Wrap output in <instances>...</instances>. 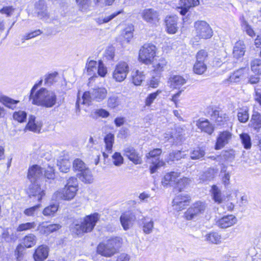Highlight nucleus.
<instances>
[{"instance_id":"12","label":"nucleus","mask_w":261,"mask_h":261,"mask_svg":"<svg viewBox=\"0 0 261 261\" xmlns=\"http://www.w3.org/2000/svg\"><path fill=\"white\" fill-rule=\"evenodd\" d=\"M248 71L247 68H241L231 73L228 78L223 81V83L226 86L238 83L244 78Z\"/></svg>"},{"instance_id":"24","label":"nucleus","mask_w":261,"mask_h":261,"mask_svg":"<svg viewBox=\"0 0 261 261\" xmlns=\"http://www.w3.org/2000/svg\"><path fill=\"white\" fill-rule=\"evenodd\" d=\"M177 17L170 16L166 17L165 20L167 32L169 34H175L178 29Z\"/></svg>"},{"instance_id":"57","label":"nucleus","mask_w":261,"mask_h":261,"mask_svg":"<svg viewBox=\"0 0 261 261\" xmlns=\"http://www.w3.org/2000/svg\"><path fill=\"white\" fill-rule=\"evenodd\" d=\"M167 62L164 59H161L157 63L153 65L154 70L157 72H160L163 71L165 67L166 66Z\"/></svg>"},{"instance_id":"50","label":"nucleus","mask_w":261,"mask_h":261,"mask_svg":"<svg viewBox=\"0 0 261 261\" xmlns=\"http://www.w3.org/2000/svg\"><path fill=\"white\" fill-rule=\"evenodd\" d=\"M0 101L6 107L11 109H14L16 107V101L7 96H2L0 99Z\"/></svg>"},{"instance_id":"30","label":"nucleus","mask_w":261,"mask_h":261,"mask_svg":"<svg viewBox=\"0 0 261 261\" xmlns=\"http://www.w3.org/2000/svg\"><path fill=\"white\" fill-rule=\"evenodd\" d=\"M251 126L257 132L261 129V115L256 111H253L250 120Z\"/></svg>"},{"instance_id":"52","label":"nucleus","mask_w":261,"mask_h":261,"mask_svg":"<svg viewBox=\"0 0 261 261\" xmlns=\"http://www.w3.org/2000/svg\"><path fill=\"white\" fill-rule=\"evenodd\" d=\"M191 181V179L187 177L180 178L177 180L176 184V188L178 189L179 191H181L190 184Z\"/></svg>"},{"instance_id":"51","label":"nucleus","mask_w":261,"mask_h":261,"mask_svg":"<svg viewBox=\"0 0 261 261\" xmlns=\"http://www.w3.org/2000/svg\"><path fill=\"white\" fill-rule=\"evenodd\" d=\"M58 75V73L56 72L46 75L44 79V84L46 86H50L53 83L57 82Z\"/></svg>"},{"instance_id":"60","label":"nucleus","mask_w":261,"mask_h":261,"mask_svg":"<svg viewBox=\"0 0 261 261\" xmlns=\"http://www.w3.org/2000/svg\"><path fill=\"white\" fill-rule=\"evenodd\" d=\"M176 132H178V134H174L170 135V137L168 136V134H165V138H167L168 140L170 138H173L174 140L176 141H181V136H182V129L180 127H177L176 129Z\"/></svg>"},{"instance_id":"59","label":"nucleus","mask_w":261,"mask_h":261,"mask_svg":"<svg viewBox=\"0 0 261 261\" xmlns=\"http://www.w3.org/2000/svg\"><path fill=\"white\" fill-rule=\"evenodd\" d=\"M40 204H37L31 207L25 209L24 211V214L27 216H34L37 214Z\"/></svg>"},{"instance_id":"34","label":"nucleus","mask_w":261,"mask_h":261,"mask_svg":"<svg viewBox=\"0 0 261 261\" xmlns=\"http://www.w3.org/2000/svg\"><path fill=\"white\" fill-rule=\"evenodd\" d=\"M122 12V10H120L115 12H114L111 15H102L98 18H96L95 19V21L96 23L98 24H101L103 23H106L110 21H111L112 19L114 18L115 17H116L117 15H118L119 14L121 13Z\"/></svg>"},{"instance_id":"11","label":"nucleus","mask_w":261,"mask_h":261,"mask_svg":"<svg viewBox=\"0 0 261 261\" xmlns=\"http://www.w3.org/2000/svg\"><path fill=\"white\" fill-rule=\"evenodd\" d=\"M161 153V149L156 148L150 151L146 155L147 158L151 162V165L149 167L151 174L155 172L159 168L164 165V162L162 160H160L159 158Z\"/></svg>"},{"instance_id":"42","label":"nucleus","mask_w":261,"mask_h":261,"mask_svg":"<svg viewBox=\"0 0 261 261\" xmlns=\"http://www.w3.org/2000/svg\"><path fill=\"white\" fill-rule=\"evenodd\" d=\"M81 178L82 181L85 183H91L93 180V175L90 170L87 168L81 172Z\"/></svg>"},{"instance_id":"33","label":"nucleus","mask_w":261,"mask_h":261,"mask_svg":"<svg viewBox=\"0 0 261 261\" xmlns=\"http://www.w3.org/2000/svg\"><path fill=\"white\" fill-rule=\"evenodd\" d=\"M212 196L214 201L218 204L221 203L223 200L221 190L216 185L212 187L211 190Z\"/></svg>"},{"instance_id":"2","label":"nucleus","mask_w":261,"mask_h":261,"mask_svg":"<svg viewBox=\"0 0 261 261\" xmlns=\"http://www.w3.org/2000/svg\"><path fill=\"white\" fill-rule=\"evenodd\" d=\"M100 218L99 215L95 213L86 216L83 219L74 221L71 225V231L76 235H82L92 231Z\"/></svg>"},{"instance_id":"13","label":"nucleus","mask_w":261,"mask_h":261,"mask_svg":"<svg viewBox=\"0 0 261 261\" xmlns=\"http://www.w3.org/2000/svg\"><path fill=\"white\" fill-rule=\"evenodd\" d=\"M36 237L33 234L26 236L22 240L21 244L17 245V259L25 253L26 248H31L36 243Z\"/></svg>"},{"instance_id":"19","label":"nucleus","mask_w":261,"mask_h":261,"mask_svg":"<svg viewBox=\"0 0 261 261\" xmlns=\"http://www.w3.org/2000/svg\"><path fill=\"white\" fill-rule=\"evenodd\" d=\"M190 197L187 194H180L177 195L173 200L172 203L175 209L181 211L190 202Z\"/></svg>"},{"instance_id":"22","label":"nucleus","mask_w":261,"mask_h":261,"mask_svg":"<svg viewBox=\"0 0 261 261\" xmlns=\"http://www.w3.org/2000/svg\"><path fill=\"white\" fill-rule=\"evenodd\" d=\"M135 219V216L130 212H126L122 214L120 218L121 224L123 229L125 230L132 226Z\"/></svg>"},{"instance_id":"16","label":"nucleus","mask_w":261,"mask_h":261,"mask_svg":"<svg viewBox=\"0 0 261 261\" xmlns=\"http://www.w3.org/2000/svg\"><path fill=\"white\" fill-rule=\"evenodd\" d=\"M232 134L228 130L220 132L217 138L215 148L219 150L228 144L231 140Z\"/></svg>"},{"instance_id":"40","label":"nucleus","mask_w":261,"mask_h":261,"mask_svg":"<svg viewBox=\"0 0 261 261\" xmlns=\"http://www.w3.org/2000/svg\"><path fill=\"white\" fill-rule=\"evenodd\" d=\"M106 149L108 153H111L114 142V135L112 133L107 134L104 138Z\"/></svg>"},{"instance_id":"3","label":"nucleus","mask_w":261,"mask_h":261,"mask_svg":"<svg viewBox=\"0 0 261 261\" xmlns=\"http://www.w3.org/2000/svg\"><path fill=\"white\" fill-rule=\"evenodd\" d=\"M78 181L76 178L70 177L67 180L64 188L55 192L53 198L55 200L70 201L75 196L78 191Z\"/></svg>"},{"instance_id":"62","label":"nucleus","mask_w":261,"mask_h":261,"mask_svg":"<svg viewBox=\"0 0 261 261\" xmlns=\"http://www.w3.org/2000/svg\"><path fill=\"white\" fill-rule=\"evenodd\" d=\"M97 73L101 77H105L107 73V67L105 66L101 61L98 62V68H97Z\"/></svg>"},{"instance_id":"8","label":"nucleus","mask_w":261,"mask_h":261,"mask_svg":"<svg viewBox=\"0 0 261 261\" xmlns=\"http://www.w3.org/2000/svg\"><path fill=\"white\" fill-rule=\"evenodd\" d=\"M129 71L128 63L124 61H120L115 66L112 77L117 82H122L126 78Z\"/></svg>"},{"instance_id":"26","label":"nucleus","mask_w":261,"mask_h":261,"mask_svg":"<svg viewBox=\"0 0 261 261\" xmlns=\"http://www.w3.org/2000/svg\"><path fill=\"white\" fill-rule=\"evenodd\" d=\"M246 46L244 41L239 40L235 43L233 46V56L234 58L239 59L244 56Z\"/></svg>"},{"instance_id":"17","label":"nucleus","mask_w":261,"mask_h":261,"mask_svg":"<svg viewBox=\"0 0 261 261\" xmlns=\"http://www.w3.org/2000/svg\"><path fill=\"white\" fill-rule=\"evenodd\" d=\"M28 193L30 197H37L38 201H40L45 195L44 190L41 188L39 182H31Z\"/></svg>"},{"instance_id":"56","label":"nucleus","mask_w":261,"mask_h":261,"mask_svg":"<svg viewBox=\"0 0 261 261\" xmlns=\"http://www.w3.org/2000/svg\"><path fill=\"white\" fill-rule=\"evenodd\" d=\"M58 210V205L55 204H51L44 209L43 214L45 216H51L54 215Z\"/></svg>"},{"instance_id":"7","label":"nucleus","mask_w":261,"mask_h":261,"mask_svg":"<svg viewBox=\"0 0 261 261\" xmlns=\"http://www.w3.org/2000/svg\"><path fill=\"white\" fill-rule=\"evenodd\" d=\"M196 37L200 39L211 38L213 32L210 25L205 21L198 20L194 23Z\"/></svg>"},{"instance_id":"58","label":"nucleus","mask_w":261,"mask_h":261,"mask_svg":"<svg viewBox=\"0 0 261 261\" xmlns=\"http://www.w3.org/2000/svg\"><path fill=\"white\" fill-rule=\"evenodd\" d=\"M36 224L34 222L22 223L17 227V231H21L29 230L34 228Z\"/></svg>"},{"instance_id":"31","label":"nucleus","mask_w":261,"mask_h":261,"mask_svg":"<svg viewBox=\"0 0 261 261\" xmlns=\"http://www.w3.org/2000/svg\"><path fill=\"white\" fill-rule=\"evenodd\" d=\"M169 80L171 86L174 89H179L187 82L185 79L178 75L171 76Z\"/></svg>"},{"instance_id":"14","label":"nucleus","mask_w":261,"mask_h":261,"mask_svg":"<svg viewBox=\"0 0 261 261\" xmlns=\"http://www.w3.org/2000/svg\"><path fill=\"white\" fill-rule=\"evenodd\" d=\"M35 6L37 16L40 19L47 22H50L53 20L50 14L47 11L46 5L44 1H39L36 3Z\"/></svg>"},{"instance_id":"32","label":"nucleus","mask_w":261,"mask_h":261,"mask_svg":"<svg viewBox=\"0 0 261 261\" xmlns=\"http://www.w3.org/2000/svg\"><path fill=\"white\" fill-rule=\"evenodd\" d=\"M226 53L224 50L217 51L213 59V65L216 66H220L226 61Z\"/></svg>"},{"instance_id":"15","label":"nucleus","mask_w":261,"mask_h":261,"mask_svg":"<svg viewBox=\"0 0 261 261\" xmlns=\"http://www.w3.org/2000/svg\"><path fill=\"white\" fill-rule=\"evenodd\" d=\"M43 169L37 165H33L28 171V177L31 182H39L44 179Z\"/></svg>"},{"instance_id":"27","label":"nucleus","mask_w":261,"mask_h":261,"mask_svg":"<svg viewBox=\"0 0 261 261\" xmlns=\"http://www.w3.org/2000/svg\"><path fill=\"white\" fill-rule=\"evenodd\" d=\"M211 117L218 125H223L228 120V117L226 114L218 110L214 111Z\"/></svg>"},{"instance_id":"63","label":"nucleus","mask_w":261,"mask_h":261,"mask_svg":"<svg viewBox=\"0 0 261 261\" xmlns=\"http://www.w3.org/2000/svg\"><path fill=\"white\" fill-rule=\"evenodd\" d=\"M76 4L81 11H85L90 4V0H76Z\"/></svg>"},{"instance_id":"6","label":"nucleus","mask_w":261,"mask_h":261,"mask_svg":"<svg viewBox=\"0 0 261 261\" xmlns=\"http://www.w3.org/2000/svg\"><path fill=\"white\" fill-rule=\"evenodd\" d=\"M155 45L150 43L145 44L140 49L139 60L145 64H150L155 56Z\"/></svg>"},{"instance_id":"53","label":"nucleus","mask_w":261,"mask_h":261,"mask_svg":"<svg viewBox=\"0 0 261 261\" xmlns=\"http://www.w3.org/2000/svg\"><path fill=\"white\" fill-rule=\"evenodd\" d=\"M87 167L85 164L80 159H76L73 162V168L76 170L82 172Z\"/></svg>"},{"instance_id":"1","label":"nucleus","mask_w":261,"mask_h":261,"mask_svg":"<svg viewBox=\"0 0 261 261\" xmlns=\"http://www.w3.org/2000/svg\"><path fill=\"white\" fill-rule=\"evenodd\" d=\"M43 80L35 84L31 89L30 99L33 105L45 108H51L56 103L57 96L54 91L42 88L37 92L36 90L41 85Z\"/></svg>"},{"instance_id":"4","label":"nucleus","mask_w":261,"mask_h":261,"mask_svg":"<svg viewBox=\"0 0 261 261\" xmlns=\"http://www.w3.org/2000/svg\"><path fill=\"white\" fill-rule=\"evenodd\" d=\"M107 90L103 87H97L91 89L89 91L84 93L82 99L77 95V99L76 102V111H80V105L88 104L91 100H95L100 102L103 100L107 96Z\"/></svg>"},{"instance_id":"18","label":"nucleus","mask_w":261,"mask_h":261,"mask_svg":"<svg viewBox=\"0 0 261 261\" xmlns=\"http://www.w3.org/2000/svg\"><path fill=\"white\" fill-rule=\"evenodd\" d=\"M124 155L135 164H140L142 162L141 156L132 146H126L124 149Z\"/></svg>"},{"instance_id":"28","label":"nucleus","mask_w":261,"mask_h":261,"mask_svg":"<svg viewBox=\"0 0 261 261\" xmlns=\"http://www.w3.org/2000/svg\"><path fill=\"white\" fill-rule=\"evenodd\" d=\"M196 125L202 132L206 133L209 135L212 134L214 131L213 126L207 119H200L197 122Z\"/></svg>"},{"instance_id":"36","label":"nucleus","mask_w":261,"mask_h":261,"mask_svg":"<svg viewBox=\"0 0 261 261\" xmlns=\"http://www.w3.org/2000/svg\"><path fill=\"white\" fill-rule=\"evenodd\" d=\"M205 150L203 147H196L190 152V158L192 160H200L205 155Z\"/></svg>"},{"instance_id":"37","label":"nucleus","mask_w":261,"mask_h":261,"mask_svg":"<svg viewBox=\"0 0 261 261\" xmlns=\"http://www.w3.org/2000/svg\"><path fill=\"white\" fill-rule=\"evenodd\" d=\"M61 227V226L59 224H53L47 225H42L40 226L39 229L42 233L48 234L50 233L59 230Z\"/></svg>"},{"instance_id":"39","label":"nucleus","mask_w":261,"mask_h":261,"mask_svg":"<svg viewBox=\"0 0 261 261\" xmlns=\"http://www.w3.org/2000/svg\"><path fill=\"white\" fill-rule=\"evenodd\" d=\"M186 154L184 151L180 150L173 151L170 153L168 157V162L177 161L181 158H185Z\"/></svg>"},{"instance_id":"21","label":"nucleus","mask_w":261,"mask_h":261,"mask_svg":"<svg viewBox=\"0 0 261 261\" xmlns=\"http://www.w3.org/2000/svg\"><path fill=\"white\" fill-rule=\"evenodd\" d=\"M49 248L44 245H40L35 250L33 254L35 261H43L48 255Z\"/></svg>"},{"instance_id":"44","label":"nucleus","mask_w":261,"mask_h":261,"mask_svg":"<svg viewBox=\"0 0 261 261\" xmlns=\"http://www.w3.org/2000/svg\"><path fill=\"white\" fill-rule=\"evenodd\" d=\"M58 165L61 172L67 173L69 171L71 162L69 160L62 159L59 162Z\"/></svg>"},{"instance_id":"25","label":"nucleus","mask_w":261,"mask_h":261,"mask_svg":"<svg viewBox=\"0 0 261 261\" xmlns=\"http://www.w3.org/2000/svg\"><path fill=\"white\" fill-rule=\"evenodd\" d=\"M139 224L142 226L144 233L150 234L152 232L154 227V222L152 219L143 217L139 220Z\"/></svg>"},{"instance_id":"9","label":"nucleus","mask_w":261,"mask_h":261,"mask_svg":"<svg viewBox=\"0 0 261 261\" xmlns=\"http://www.w3.org/2000/svg\"><path fill=\"white\" fill-rule=\"evenodd\" d=\"M206 207L207 205L205 202L197 201L185 212V218L188 220L194 219L200 214H203Z\"/></svg>"},{"instance_id":"43","label":"nucleus","mask_w":261,"mask_h":261,"mask_svg":"<svg viewBox=\"0 0 261 261\" xmlns=\"http://www.w3.org/2000/svg\"><path fill=\"white\" fill-rule=\"evenodd\" d=\"M206 68L207 67L204 62L196 61L193 67V71L197 74H202L206 71Z\"/></svg>"},{"instance_id":"61","label":"nucleus","mask_w":261,"mask_h":261,"mask_svg":"<svg viewBox=\"0 0 261 261\" xmlns=\"http://www.w3.org/2000/svg\"><path fill=\"white\" fill-rule=\"evenodd\" d=\"M2 237L7 242H11L15 241V238L13 234L11 233V229H7L4 230L2 234Z\"/></svg>"},{"instance_id":"41","label":"nucleus","mask_w":261,"mask_h":261,"mask_svg":"<svg viewBox=\"0 0 261 261\" xmlns=\"http://www.w3.org/2000/svg\"><path fill=\"white\" fill-rule=\"evenodd\" d=\"M238 118L239 121L242 123H245L249 119L248 109L242 108L238 110Z\"/></svg>"},{"instance_id":"64","label":"nucleus","mask_w":261,"mask_h":261,"mask_svg":"<svg viewBox=\"0 0 261 261\" xmlns=\"http://www.w3.org/2000/svg\"><path fill=\"white\" fill-rule=\"evenodd\" d=\"M208 57L207 53L204 49L199 50L196 55V61L204 62Z\"/></svg>"},{"instance_id":"46","label":"nucleus","mask_w":261,"mask_h":261,"mask_svg":"<svg viewBox=\"0 0 261 261\" xmlns=\"http://www.w3.org/2000/svg\"><path fill=\"white\" fill-rule=\"evenodd\" d=\"M121 103V101L119 97L115 95H112L109 97L107 100V105L109 108L114 109L119 106Z\"/></svg>"},{"instance_id":"23","label":"nucleus","mask_w":261,"mask_h":261,"mask_svg":"<svg viewBox=\"0 0 261 261\" xmlns=\"http://www.w3.org/2000/svg\"><path fill=\"white\" fill-rule=\"evenodd\" d=\"M180 6L177 8V10L182 15H185L191 7L199 4L198 0H180Z\"/></svg>"},{"instance_id":"54","label":"nucleus","mask_w":261,"mask_h":261,"mask_svg":"<svg viewBox=\"0 0 261 261\" xmlns=\"http://www.w3.org/2000/svg\"><path fill=\"white\" fill-rule=\"evenodd\" d=\"M162 93V90H158L156 92L149 94L145 99V105L150 106L156 98L157 96Z\"/></svg>"},{"instance_id":"29","label":"nucleus","mask_w":261,"mask_h":261,"mask_svg":"<svg viewBox=\"0 0 261 261\" xmlns=\"http://www.w3.org/2000/svg\"><path fill=\"white\" fill-rule=\"evenodd\" d=\"M35 119L36 117L34 116H30L29 122L25 126V129H27L35 133L39 132L41 130V124L40 123L36 122Z\"/></svg>"},{"instance_id":"45","label":"nucleus","mask_w":261,"mask_h":261,"mask_svg":"<svg viewBox=\"0 0 261 261\" xmlns=\"http://www.w3.org/2000/svg\"><path fill=\"white\" fill-rule=\"evenodd\" d=\"M86 68L88 75H94L97 71V62L94 60H90L87 63Z\"/></svg>"},{"instance_id":"47","label":"nucleus","mask_w":261,"mask_h":261,"mask_svg":"<svg viewBox=\"0 0 261 261\" xmlns=\"http://www.w3.org/2000/svg\"><path fill=\"white\" fill-rule=\"evenodd\" d=\"M251 69L253 72L261 74V60L253 59L251 62Z\"/></svg>"},{"instance_id":"10","label":"nucleus","mask_w":261,"mask_h":261,"mask_svg":"<svg viewBox=\"0 0 261 261\" xmlns=\"http://www.w3.org/2000/svg\"><path fill=\"white\" fill-rule=\"evenodd\" d=\"M141 16L143 20L151 27L157 26L159 22V13L154 9L147 8L144 9L141 12Z\"/></svg>"},{"instance_id":"5","label":"nucleus","mask_w":261,"mask_h":261,"mask_svg":"<svg viewBox=\"0 0 261 261\" xmlns=\"http://www.w3.org/2000/svg\"><path fill=\"white\" fill-rule=\"evenodd\" d=\"M121 246L119 238H113L100 243L97 247L98 254L105 257H111L118 252Z\"/></svg>"},{"instance_id":"35","label":"nucleus","mask_w":261,"mask_h":261,"mask_svg":"<svg viewBox=\"0 0 261 261\" xmlns=\"http://www.w3.org/2000/svg\"><path fill=\"white\" fill-rule=\"evenodd\" d=\"M132 82L136 86L141 85L145 79V74L143 71L138 70L132 72Z\"/></svg>"},{"instance_id":"20","label":"nucleus","mask_w":261,"mask_h":261,"mask_svg":"<svg viewBox=\"0 0 261 261\" xmlns=\"http://www.w3.org/2000/svg\"><path fill=\"white\" fill-rule=\"evenodd\" d=\"M237 222V218L232 215H227L219 219L216 222V225L221 228H226L235 224Z\"/></svg>"},{"instance_id":"48","label":"nucleus","mask_w":261,"mask_h":261,"mask_svg":"<svg viewBox=\"0 0 261 261\" xmlns=\"http://www.w3.org/2000/svg\"><path fill=\"white\" fill-rule=\"evenodd\" d=\"M214 176L215 172L214 170L209 168L200 175V179L203 181L211 180Z\"/></svg>"},{"instance_id":"49","label":"nucleus","mask_w":261,"mask_h":261,"mask_svg":"<svg viewBox=\"0 0 261 261\" xmlns=\"http://www.w3.org/2000/svg\"><path fill=\"white\" fill-rule=\"evenodd\" d=\"M240 139L244 148L246 149H250L251 147V138L250 136L246 133L240 135Z\"/></svg>"},{"instance_id":"55","label":"nucleus","mask_w":261,"mask_h":261,"mask_svg":"<svg viewBox=\"0 0 261 261\" xmlns=\"http://www.w3.org/2000/svg\"><path fill=\"white\" fill-rule=\"evenodd\" d=\"M242 27L243 31L249 36L253 37L255 36L254 30L246 21L244 20L242 22Z\"/></svg>"},{"instance_id":"38","label":"nucleus","mask_w":261,"mask_h":261,"mask_svg":"<svg viewBox=\"0 0 261 261\" xmlns=\"http://www.w3.org/2000/svg\"><path fill=\"white\" fill-rule=\"evenodd\" d=\"M205 241L215 244H219L221 242V236L216 232H211L205 236Z\"/></svg>"}]
</instances>
